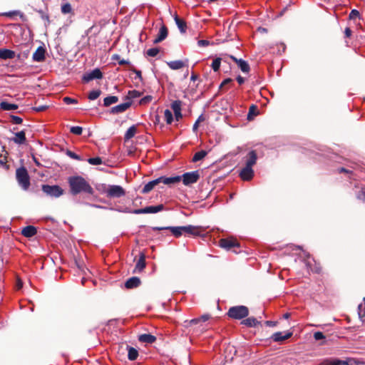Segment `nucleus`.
<instances>
[{"label":"nucleus","instance_id":"f257e3e1","mask_svg":"<svg viewBox=\"0 0 365 365\" xmlns=\"http://www.w3.org/2000/svg\"><path fill=\"white\" fill-rule=\"evenodd\" d=\"M68 183L70 187V192L73 195H76L80 193L88 195H93L94 193L93 188L82 176H71L68 178Z\"/></svg>","mask_w":365,"mask_h":365},{"label":"nucleus","instance_id":"f03ea898","mask_svg":"<svg viewBox=\"0 0 365 365\" xmlns=\"http://www.w3.org/2000/svg\"><path fill=\"white\" fill-rule=\"evenodd\" d=\"M364 364L365 363L364 361L354 358H346L344 360L336 358H328L324 359L318 365H360Z\"/></svg>","mask_w":365,"mask_h":365},{"label":"nucleus","instance_id":"7ed1b4c3","mask_svg":"<svg viewBox=\"0 0 365 365\" xmlns=\"http://www.w3.org/2000/svg\"><path fill=\"white\" fill-rule=\"evenodd\" d=\"M16 178L21 187L27 190L30 187V178L27 170L24 167H21L16 170Z\"/></svg>","mask_w":365,"mask_h":365},{"label":"nucleus","instance_id":"20e7f679","mask_svg":"<svg viewBox=\"0 0 365 365\" xmlns=\"http://www.w3.org/2000/svg\"><path fill=\"white\" fill-rule=\"evenodd\" d=\"M227 314L230 318L241 319L248 316L249 309L245 306H235L229 309Z\"/></svg>","mask_w":365,"mask_h":365},{"label":"nucleus","instance_id":"39448f33","mask_svg":"<svg viewBox=\"0 0 365 365\" xmlns=\"http://www.w3.org/2000/svg\"><path fill=\"white\" fill-rule=\"evenodd\" d=\"M42 190L47 195L58 197L63 194V190L58 185H43Z\"/></svg>","mask_w":365,"mask_h":365},{"label":"nucleus","instance_id":"423d86ee","mask_svg":"<svg viewBox=\"0 0 365 365\" xmlns=\"http://www.w3.org/2000/svg\"><path fill=\"white\" fill-rule=\"evenodd\" d=\"M105 192L108 197H120L125 195V190L120 185H109Z\"/></svg>","mask_w":365,"mask_h":365},{"label":"nucleus","instance_id":"0eeeda50","mask_svg":"<svg viewBox=\"0 0 365 365\" xmlns=\"http://www.w3.org/2000/svg\"><path fill=\"white\" fill-rule=\"evenodd\" d=\"M163 205L160 204L157 206H148L142 209L133 210L132 211H127L128 212L133 214H148V213H157L163 210Z\"/></svg>","mask_w":365,"mask_h":365},{"label":"nucleus","instance_id":"6e6552de","mask_svg":"<svg viewBox=\"0 0 365 365\" xmlns=\"http://www.w3.org/2000/svg\"><path fill=\"white\" fill-rule=\"evenodd\" d=\"M200 178V175L198 171H192L190 173H185L181 177L182 179L183 184L185 185H189L190 184H193L196 182Z\"/></svg>","mask_w":365,"mask_h":365},{"label":"nucleus","instance_id":"1a4fd4ad","mask_svg":"<svg viewBox=\"0 0 365 365\" xmlns=\"http://www.w3.org/2000/svg\"><path fill=\"white\" fill-rule=\"evenodd\" d=\"M103 77L102 72L99 68H95L91 72L86 73L83 76V81L88 83L94 79H101Z\"/></svg>","mask_w":365,"mask_h":365},{"label":"nucleus","instance_id":"9d476101","mask_svg":"<svg viewBox=\"0 0 365 365\" xmlns=\"http://www.w3.org/2000/svg\"><path fill=\"white\" fill-rule=\"evenodd\" d=\"M211 318L210 315L208 314H203L200 317L195 318L190 321H185L186 327H191L197 324H200V327H202V323L206 322Z\"/></svg>","mask_w":365,"mask_h":365},{"label":"nucleus","instance_id":"9b49d317","mask_svg":"<svg viewBox=\"0 0 365 365\" xmlns=\"http://www.w3.org/2000/svg\"><path fill=\"white\" fill-rule=\"evenodd\" d=\"M153 230H169L172 232V234L178 237L181 236L183 233L182 226L181 227H152Z\"/></svg>","mask_w":365,"mask_h":365},{"label":"nucleus","instance_id":"f8f14e48","mask_svg":"<svg viewBox=\"0 0 365 365\" xmlns=\"http://www.w3.org/2000/svg\"><path fill=\"white\" fill-rule=\"evenodd\" d=\"M292 336V332L287 331L284 334L282 332L278 331L273 334L271 339L275 342H282L284 340L289 339Z\"/></svg>","mask_w":365,"mask_h":365},{"label":"nucleus","instance_id":"ddd939ff","mask_svg":"<svg viewBox=\"0 0 365 365\" xmlns=\"http://www.w3.org/2000/svg\"><path fill=\"white\" fill-rule=\"evenodd\" d=\"M1 16L9 17L12 19H15V18L16 16H19L21 19L22 21L25 22L27 21V18L26 17V16L21 11H20L19 10H14V11H8V12H4V13L1 14Z\"/></svg>","mask_w":365,"mask_h":365},{"label":"nucleus","instance_id":"4468645a","mask_svg":"<svg viewBox=\"0 0 365 365\" xmlns=\"http://www.w3.org/2000/svg\"><path fill=\"white\" fill-rule=\"evenodd\" d=\"M230 58L237 63L238 68H240L243 73H248L250 71V68L247 61L242 58L238 59L232 56H231Z\"/></svg>","mask_w":365,"mask_h":365},{"label":"nucleus","instance_id":"2eb2a0df","mask_svg":"<svg viewBox=\"0 0 365 365\" xmlns=\"http://www.w3.org/2000/svg\"><path fill=\"white\" fill-rule=\"evenodd\" d=\"M158 180H160L159 183L162 182L165 185H170L179 182L181 180V176H174L169 178L163 176L158 178Z\"/></svg>","mask_w":365,"mask_h":365},{"label":"nucleus","instance_id":"dca6fc26","mask_svg":"<svg viewBox=\"0 0 365 365\" xmlns=\"http://www.w3.org/2000/svg\"><path fill=\"white\" fill-rule=\"evenodd\" d=\"M254 171L252 168L245 166L240 173V176L243 180H250L253 178Z\"/></svg>","mask_w":365,"mask_h":365},{"label":"nucleus","instance_id":"f3484780","mask_svg":"<svg viewBox=\"0 0 365 365\" xmlns=\"http://www.w3.org/2000/svg\"><path fill=\"white\" fill-rule=\"evenodd\" d=\"M45 49L42 46H39L33 54L32 58L34 61H43L45 59Z\"/></svg>","mask_w":365,"mask_h":365},{"label":"nucleus","instance_id":"a211bd4d","mask_svg":"<svg viewBox=\"0 0 365 365\" xmlns=\"http://www.w3.org/2000/svg\"><path fill=\"white\" fill-rule=\"evenodd\" d=\"M220 247H223L225 249H227V250H230L232 247H238L239 246L238 243L235 240H232V239H222V240H220Z\"/></svg>","mask_w":365,"mask_h":365},{"label":"nucleus","instance_id":"6ab92c4d","mask_svg":"<svg viewBox=\"0 0 365 365\" xmlns=\"http://www.w3.org/2000/svg\"><path fill=\"white\" fill-rule=\"evenodd\" d=\"M131 106V102H125L111 108V113L114 114L120 113L125 111Z\"/></svg>","mask_w":365,"mask_h":365},{"label":"nucleus","instance_id":"aec40b11","mask_svg":"<svg viewBox=\"0 0 365 365\" xmlns=\"http://www.w3.org/2000/svg\"><path fill=\"white\" fill-rule=\"evenodd\" d=\"M140 284V280L138 277H132L129 278L125 283L127 289H133L138 287Z\"/></svg>","mask_w":365,"mask_h":365},{"label":"nucleus","instance_id":"412c9836","mask_svg":"<svg viewBox=\"0 0 365 365\" xmlns=\"http://www.w3.org/2000/svg\"><path fill=\"white\" fill-rule=\"evenodd\" d=\"M182 230L184 233L192 235L197 236L200 234V227L193 225L182 226Z\"/></svg>","mask_w":365,"mask_h":365},{"label":"nucleus","instance_id":"4be33fe9","mask_svg":"<svg viewBox=\"0 0 365 365\" xmlns=\"http://www.w3.org/2000/svg\"><path fill=\"white\" fill-rule=\"evenodd\" d=\"M167 36H168V29L165 26H163L160 29L158 36L156 38H155V40L153 41V43H158L163 41L164 39H165Z\"/></svg>","mask_w":365,"mask_h":365},{"label":"nucleus","instance_id":"5701e85b","mask_svg":"<svg viewBox=\"0 0 365 365\" xmlns=\"http://www.w3.org/2000/svg\"><path fill=\"white\" fill-rule=\"evenodd\" d=\"M257 159V156L256 152L255 150L250 151L247 155L245 166L252 168V166L256 163Z\"/></svg>","mask_w":365,"mask_h":365},{"label":"nucleus","instance_id":"b1692460","mask_svg":"<svg viewBox=\"0 0 365 365\" xmlns=\"http://www.w3.org/2000/svg\"><path fill=\"white\" fill-rule=\"evenodd\" d=\"M15 57V52L9 49H0V58L6 60L12 59Z\"/></svg>","mask_w":365,"mask_h":365},{"label":"nucleus","instance_id":"393cba45","mask_svg":"<svg viewBox=\"0 0 365 365\" xmlns=\"http://www.w3.org/2000/svg\"><path fill=\"white\" fill-rule=\"evenodd\" d=\"M21 233L26 237H31L36 234V229L34 226H26L23 228Z\"/></svg>","mask_w":365,"mask_h":365},{"label":"nucleus","instance_id":"a878e982","mask_svg":"<svg viewBox=\"0 0 365 365\" xmlns=\"http://www.w3.org/2000/svg\"><path fill=\"white\" fill-rule=\"evenodd\" d=\"M26 140V134L24 130L15 133V138L13 141L16 144H24Z\"/></svg>","mask_w":365,"mask_h":365},{"label":"nucleus","instance_id":"bb28decb","mask_svg":"<svg viewBox=\"0 0 365 365\" xmlns=\"http://www.w3.org/2000/svg\"><path fill=\"white\" fill-rule=\"evenodd\" d=\"M138 339L141 342L152 344L156 340V337L150 334H144L140 335Z\"/></svg>","mask_w":365,"mask_h":365},{"label":"nucleus","instance_id":"cd10ccee","mask_svg":"<svg viewBox=\"0 0 365 365\" xmlns=\"http://www.w3.org/2000/svg\"><path fill=\"white\" fill-rule=\"evenodd\" d=\"M168 66L170 68L173 70H178L186 66V63L180 60L178 61H173L168 63Z\"/></svg>","mask_w":365,"mask_h":365},{"label":"nucleus","instance_id":"c85d7f7f","mask_svg":"<svg viewBox=\"0 0 365 365\" xmlns=\"http://www.w3.org/2000/svg\"><path fill=\"white\" fill-rule=\"evenodd\" d=\"M159 180H160L157 178L154 180L148 182L143 188L142 192L145 194L151 191L155 187V186L159 184Z\"/></svg>","mask_w":365,"mask_h":365},{"label":"nucleus","instance_id":"c756f323","mask_svg":"<svg viewBox=\"0 0 365 365\" xmlns=\"http://www.w3.org/2000/svg\"><path fill=\"white\" fill-rule=\"evenodd\" d=\"M175 21L176 25L178 26V28L180 31L181 33H185L187 25L184 20L180 19L177 15L175 16Z\"/></svg>","mask_w":365,"mask_h":365},{"label":"nucleus","instance_id":"7c9ffc66","mask_svg":"<svg viewBox=\"0 0 365 365\" xmlns=\"http://www.w3.org/2000/svg\"><path fill=\"white\" fill-rule=\"evenodd\" d=\"M145 267V255L141 254L140 258L138 259L134 272H141Z\"/></svg>","mask_w":365,"mask_h":365},{"label":"nucleus","instance_id":"2f4dec72","mask_svg":"<svg viewBox=\"0 0 365 365\" xmlns=\"http://www.w3.org/2000/svg\"><path fill=\"white\" fill-rule=\"evenodd\" d=\"M19 108L18 105L10 103L6 101H1L0 103V108L3 110H12Z\"/></svg>","mask_w":365,"mask_h":365},{"label":"nucleus","instance_id":"473e14b6","mask_svg":"<svg viewBox=\"0 0 365 365\" xmlns=\"http://www.w3.org/2000/svg\"><path fill=\"white\" fill-rule=\"evenodd\" d=\"M241 323L248 327H255L260 322L254 317H249L242 320Z\"/></svg>","mask_w":365,"mask_h":365},{"label":"nucleus","instance_id":"72a5a7b5","mask_svg":"<svg viewBox=\"0 0 365 365\" xmlns=\"http://www.w3.org/2000/svg\"><path fill=\"white\" fill-rule=\"evenodd\" d=\"M304 256L307 257V259H304V262H305L307 269L309 271L310 270V271L314 272H319L320 268L319 267H317V265L314 267V268H313L312 267V262L310 261H309V259H308L309 258V254L304 253Z\"/></svg>","mask_w":365,"mask_h":365},{"label":"nucleus","instance_id":"f704fd0d","mask_svg":"<svg viewBox=\"0 0 365 365\" xmlns=\"http://www.w3.org/2000/svg\"><path fill=\"white\" fill-rule=\"evenodd\" d=\"M118 101V98L115 96H108L103 100V105L106 107H108L113 103H115Z\"/></svg>","mask_w":365,"mask_h":365},{"label":"nucleus","instance_id":"c9c22d12","mask_svg":"<svg viewBox=\"0 0 365 365\" xmlns=\"http://www.w3.org/2000/svg\"><path fill=\"white\" fill-rule=\"evenodd\" d=\"M136 131H137V129H136V127L135 125L130 126L127 130V131H126V133L125 134V136H124L125 140H128L130 138H132L133 137H134V135L136 133Z\"/></svg>","mask_w":365,"mask_h":365},{"label":"nucleus","instance_id":"e433bc0d","mask_svg":"<svg viewBox=\"0 0 365 365\" xmlns=\"http://www.w3.org/2000/svg\"><path fill=\"white\" fill-rule=\"evenodd\" d=\"M138 356V352L135 348L130 347V346L128 347V357L130 360H131V361L135 360L137 359Z\"/></svg>","mask_w":365,"mask_h":365},{"label":"nucleus","instance_id":"4c0bfd02","mask_svg":"<svg viewBox=\"0 0 365 365\" xmlns=\"http://www.w3.org/2000/svg\"><path fill=\"white\" fill-rule=\"evenodd\" d=\"M207 155V152L205 151V150H200L199 152H197L193 158H192V161L193 162H197L199 160H201L202 159H203L205 156Z\"/></svg>","mask_w":365,"mask_h":365},{"label":"nucleus","instance_id":"58836bf2","mask_svg":"<svg viewBox=\"0 0 365 365\" xmlns=\"http://www.w3.org/2000/svg\"><path fill=\"white\" fill-rule=\"evenodd\" d=\"M164 118L168 124L172 123V122L173 120V115L172 112L170 110L166 109L164 111Z\"/></svg>","mask_w":365,"mask_h":365},{"label":"nucleus","instance_id":"ea45409f","mask_svg":"<svg viewBox=\"0 0 365 365\" xmlns=\"http://www.w3.org/2000/svg\"><path fill=\"white\" fill-rule=\"evenodd\" d=\"M182 102L180 101H175L171 104V108L174 113L181 112Z\"/></svg>","mask_w":365,"mask_h":365},{"label":"nucleus","instance_id":"a19ab883","mask_svg":"<svg viewBox=\"0 0 365 365\" xmlns=\"http://www.w3.org/2000/svg\"><path fill=\"white\" fill-rule=\"evenodd\" d=\"M359 315L362 321L365 323V298H364V303L359 305Z\"/></svg>","mask_w":365,"mask_h":365},{"label":"nucleus","instance_id":"79ce46f5","mask_svg":"<svg viewBox=\"0 0 365 365\" xmlns=\"http://www.w3.org/2000/svg\"><path fill=\"white\" fill-rule=\"evenodd\" d=\"M101 93V90H99V89L93 90V91H91L89 93L88 98L91 101H94V100L97 99L100 96Z\"/></svg>","mask_w":365,"mask_h":365},{"label":"nucleus","instance_id":"37998d69","mask_svg":"<svg viewBox=\"0 0 365 365\" xmlns=\"http://www.w3.org/2000/svg\"><path fill=\"white\" fill-rule=\"evenodd\" d=\"M61 12L63 14H70L72 12V7L69 3H66L61 6Z\"/></svg>","mask_w":365,"mask_h":365},{"label":"nucleus","instance_id":"c03bdc74","mask_svg":"<svg viewBox=\"0 0 365 365\" xmlns=\"http://www.w3.org/2000/svg\"><path fill=\"white\" fill-rule=\"evenodd\" d=\"M220 63H221L220 58H217L213 60L211 66H212V69L214 70V71H217L219 70V68L220 67Z\"/></svg>","mask_w":365,"mask_h":365},{"label":"nucleus","instance_id":"a18cd8bd","mask_svg":"<svg viewBox=\"0 0 365 365\" xmlns=\"http://www.w3.org/2000/svg\"><path fill=\"white\" fill-rule=\"evenodd\" d=\"M88 162L91 164V165H101L102 164V159L99 157H96V158H91L88 160Z\"/></svg>","mask_w":365,"mask_h":365},{"label":"nucleus","instance_id":"49530a36","mask_svg":"<svg viewBox=\"0 0 365 365\" xmlns=\"http://www.w3.org/2000/svg\"><path fill=\"white\" fill-rule=\"evenodd\" d=\"M140 96H141V93H140L139 91H135V90L130 91H128V98L130 99L136 98L140 97Z\"/></svg>","mask_w":365,"mask_h":365},{"label":"nucleus","instance_id":"de8ad7c7","mask_svg":"<svg viewBox=\"0 0 365 365\" xmlns=\"http://www.w3.org/2000/svg\"><path fill=\"white\" fill-rule=\"evenodd\" d=\"M70 132L75 135H81L83 132V128L80 126H73L70 129Z\"/></svg>","mask_w":365,"mask_h":365},{"label":"nucleus","instance_id":"09e8293b","mask_svg":"<svg viewBox=\"0 0 365 365\" xmlns=\"http://www.w3.org/2000/svg\"><path fill=\"white\" fill-rule=\"evenodd\" d=\"M205 120L204 117L202 115H200L197 120L195 121V123H194L193 126H192V130L194 132H196L198 129V125H199V123L202 121H203Z\"/></svg>","mask_w":365,"mask_h":365},{"label":"nucleus","instance_id":"8fccbe9b","mask_svg":"<svg viewBox=\"0 0 365 365\" xmlns=\"http://www.w3.org/2000/svg\"><path fill=\"white\" fill-rule=\"evenodd\" d=\"M257 114V107L255 105H252L250 107L249 113L247 115V118L251 119V115H256Z\"/></svg>","mask_w":365,"mask_h":365},{"label":"nucleus","instance_id":"3c124183","mask_svg":"<svg viewBox=\"0 0 365 365\" xmlns=\"http://www.w3.org/2000/svg\"><path fill=\"white\" fill-rule=\"evenodd\" d=\"M158 53H159V49L157 48H152L147 51V54L151 57L156 56Z\"/></svg>","mask_w":365,"mask_h":365},{"label":"nucleus","instance_id":"603ef678","mask_svg":"<svg viewBox=\"0 0 365 365\" xmlns=\"http://www.w3.org/2000/svg\"><path fill=\"white\" fill-rule=\"evenodd\" d=\"M66 155L72 159L77 160H81V158L78 155L76 154L75 153H73L71 150H68L66 151Z\"/></svg>","mask_w":365,"mask_h":365},{"label":"nucleus","instance_id":"864d4df0","mask_svg":"<svg viewBox=\"0 0 365 365\" xmlns=\"http://www.w3.org/2000/svg\"><path fill=\"white\" fill-rule=\"evenodd\" d=\"M38 13L41 15V17L43 20L44 21H46L48 24L50 23V21H49V16L48 14L45 13L42 10H38L37 11Z\"/></svg>","mask_w":365,"mask_h":365},{"label":"nucleus","instance_id":"5fc2aeb1","mask_svg":"<svg viewBox=\"0 0 365 365\" xmlns=\"http://www.w3.org/2000/svg\"><path fill=\"white\" fill-rule=\"evenodd\" d=\"M63 102L66 103V104H76L78 103V101L75 98H72L70 97H64Z\"/></svg>","mask_w":365,"mask_h":365},{"label":"nucleus","instance_id":"6e6d98bb","mask_svg":"<svg viewBox=\"0 0 365 365\" xmlns=\"http://www.w3.org/2000/svg\"><path fill=\"white\" fill-rule=\"evenodd\" d=\"M153 98L151 96H146L144 98H141L140 101V103L141 105H145L150 103L152 101Z\"/></svg>","mask_w":365,"mask_h":365},{"label":"nucleus","instance_id":"4d7b16f0","mask_svg":"<svg viewBox=\"0 0 365 365\" xmlns=\"http://www.w3.org/2000/svg\"><path fill=\"white\" fill-rule=\"evenodd\" d=\"M11 118L14 124H21L23 122L22 118L16 115H11Z\"/></svg>","mask_w":365,"mask_h":365},{"label":"nucleus","instance_id":"13d9d810","mask_svg":"<svg viewBox=\"0 0 365 365\" xmlns=\"http://www.w3.org/2000/svg\"><path fill=\"white\" fill-rule=\"evenodd\" d=\"M314 338L315 340H321L325 338L324 334L321 331H317L314 334Z\"/></svg>","mask_w":365,"mask_h":365},{"label":"nucleus","instance_id":"bf43d9fd","mask_svg":"<svg viewBox=\"0 0 365 365\" xmlns=\"http://www.w3.org/2000/svg\"><path fill=\"white\" fill-rule=\"evenodd\" d=\"M359 12L357 10H356V9L351 10V11L349 14V19H356V17H359Z\"/></svg>","mask_w":365,"mask_h":365},{"label":"nucleus","instance_id":"052dcab7","mask_svg":"<svg viewBox=\"0 0 365 365\" xmlns=\"http://www.w3.org/2000/svg\"><path fill=\"white\" fill-rule=\"evenodd\" d=\"M199 46H207L210 44V42L207 40H200L197 42Z\"/></svg>","mask_w":365,"mask_h":365},{"label":"nucleus","instance_id":"680f3d73","mask_svg":"<svg viewBox=\"0 0 365 365\" xmlns=\"http://www.w3.org/2000/svg\"><path fill=\"white\" fill-rule=\"evenodd\" d=\"M264 324L268 327H275L278 322L276 321H266Z\"/></svg>","mask_w":365,"mask_h":365},{"label":"nucleus","instance_id":"e2e57ef3","mask_svg":"<svg viewBox=\"0 0 365 365\" xmlns=\"http://www.w3.org/2000/svg\"><path fill=\"white\" fill-rule=\"evenodd\" d=\"M47 108H48V106H41L34 108V110L37 112H41V111L45 110Z\"/></svg>","mask_w":365,"mask_h":365},{"label":"nucleus","instance_id":"0e129e2a","mask_svg":"<svg viewBox=\"0 0 365 365\" xmlns=\"http://www.w3.org/2000/svg\"><path fill=\"white\" fill-rule=\"evenodd\" d=\"M174 115H175V118L177 121H178L182 117V115L181 112L174 113Z\"/></svg>","mask_w":365,"mask_h":365},{"label":"nucleus","instance_id":"69168bd1","mask_svg":"<svg viewBox=\"0 0 365 365\" xmlns=\"http://www.w3.org/2000/svg\"><path fill=\"white\" fill-rule=\"evenodd\" d=\"M232 80L231 78H226V79H225V80L222 81V83H221L220 87H222V86H225V85H226V84H227V83H229L232 82Z\"/></svg>","mask_w":365,"mask_h":365},{"label":"nucleus","instance_id":"338daca9","mask_svg":"<svg viewBox=\"0 0 365 365\" xmlns=\"http://www.w3.org/2000/svg\"><path fill=\"white\" fill-rule=\"evenodd\" d=\"M237 81L239 83V84H242L245 82V78L240 76H238L237 77Z\"/></svg>","mask_w":365,"mask_h":365},{"label":"nucleus","instance_id":"774afa93","mask_svg":"<svg viewBox=\"0 0 365 365\" xmlns=\"http://www.w3.org/2000/svg\"><path fill=\"white\" fill-rule=\"evenodd\" d=\"M344 33L346 37H349L351 34V31L349 28H346Z\"/></svg>","mask_w":365,"mask_h":365}]
</instances>
